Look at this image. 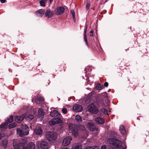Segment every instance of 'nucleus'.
Returning a JSON list of instances; mask_svg holds the SVG:
<instances>
[{
	"label": "nucleus",
	"mask_w": 149,
	"mask_h": 149,
	"mask_svg": "<svg viewBox=\"0 0 149 149\" xmlns=\"http://www.w3.org/2000/svg\"><path fill=\"white\" fill-rule=\"evenodd\" d=\"M116 133L113 131L109 133V136L112 137L108 139V141L110 144V146L115 149H125L122 146V142L121 141L114 139L116 136Z\"/></svg>",
	"instance_id": "f257e3e1"
},
{
	"label": "nucleus",
	"mask_w": 149,
	"mask_h": 149,
	"mask_svg": "<svg viewBox=\"0 0 149 149\" xmlns=\"http://www.w3.org/2000/svg\"><path fill=\"white\" fill-rule=\"evenodd\" d=\"M21 128L22 130L19 128H17V133L20 136L22 137L29 134V128L26 124H24L22 125Z\"/></svg>",
	"instance_id": "f03ea898"
},
{
	"label": "nucleus",
	"mask_w": 149,
	"mask_h": 149,
	"mask_svg": "<svg viewBox=\"0 0 149 149\" xmlns=\"http://www.w3.org/2000/svg\"><path fill=\"white\" fill-rule=\"evenodd\" d=\"M69 132L72 134V135L74 136H77L78 133V126L74 123H70L68 125Z\"/></svg>",
	"instance_id": "7ed1b4c3"
},
{
	"label": "nucleus",
	"mask_w": 149,
	"mask_h": 149,
	"mask_svg": "<svg viewBox=\"0 0 149 149\" xmlns=\"http://www.w3.org/2000/svg\"><path fill=\"white\" fill-rule=\"evenodd\" d=\"M95 102L89 104L88 106V109L89 111L94 114H97L98 112V108L96 106Z\"/></svg>",
	"instance_id": "20e7f679"
},
{
	"label": "nucleus",
	"mask_w": 149,
	"mask_h": 149,
	"mask_svg": "<svg viewBox=\"0 0 149 149\" xmlns=\"http://www.w3.org/2000/svg\"><path fill=\"white\" fill-rule=\"evenodd\" d=\"M46 137L49 142H53L56 139L57 134L53 132H48L46 134Z\"/></svg>",
	"instance_id": "39448f33"
},
{
	"label": "nucleus",
	"mask_w": 149,
	"mask_h": 149,
	"mask_svg": "<svg viewBox=\"0 0 149 149\" xmlns=\"http://www.w3.org/2000/svg\"><path fill=\"white\" fill-rule=\"evenodd\" d=\"M36 145L39 149H48L49 145L48 143L45 141L41 142L38 141L36 143Z\"/></svg>",
	"instance_id": "423d86ee"
},
{
	"label": "nucleus",
	"mask_w": 149,
	"mask_h": 149,
	"mask_svg": "<svg viewBox=\"0 0 149 149\" xmlns=\"http://www.w3.org/2000/svg\"><path fill=\"white\" fill-rule=\"evenodd\" d=\"M13 146L15 149H24L25 144L23 143H19L17 144L14 142Z\"/></svg>",
	"instance_id": "0eeeda50"
},
{
	"label": "nucleus",
	"mask_w": 149,
	"mask_h": 149,
	"mask_svg": "<svg viewBox=\"0 0 149 149\" xmlns=\"http://www.w3.org/2000/svg\"><path fill=\"white\" fill-rule=\"evenodd\" d=\"M65 9L62 6H59L57 7L55 10V14L57 15H60L63 13Z\"/></svg>",
	"instance_id": "6e6552de"
},
{
	"label": "nucleus",
	"mask_w": 149,
	"mask_h": 149,
	"mask_svg": "<svg viewBox=\"0 0 149 149\" xmlns=\"http://www.w3.org/2000/svg\"><path fill=\"white\" fill-rule=\"evenodd\" d=\"M61 122L62 120L60 118H54L49 121V124L50 125H54L58 124Z\"/></svg>",
	"instance_id": "1a4fd4ad"
},
{
	"label": "nucleus",
	"mask_w": 149,
	"mask_h": 149,
	"mask_svg": "<svg viewBox=\"0 0 149 149\" xmlns=\"http://www.w3.org/2000/svg\"><path fill=\"white\" fill-rule=\"evenodd\" d=\"M72 140V137L70 136L67 137L65 138L62 142V145L64 146H67L70 143Z\"/></svg>",
	"instance_id": "9d476101"
},
{
	"label": "nucleus",
	"mask_w": 149,
	"mask_h": 149,
	"mask_svg": "<svg viewBox=\"0 0 149 149\" xmlns=\"http://www.w3.org/2000/svg\"><path fill=\"white\" fill-rule=\"evenodd\" d=\"M87 127L89 129L92 131H97L98 128L95 127L94 124L91 123H88L87 125Z\"/></svg>",
	"instance_id": "9b49d317"
},
{
	"label": "nucleus",
	"mask_w": 149,
	"mask_h": 149,
	"mask_svg": "<svg viewBox=\"0 0 149 149\" xmlns=\"http://www.w3.org/2000/svg\"><path fill=\"white\" fill-rule=\"evenodd\" d=\"M87 127L89 129L92 131H97L98 128L95 127L94 124L91 123H88L87 125Z\"/></svg>",
	"instance_id": "f8f14e48"
},
{
	"label": "nucleus",
	"mask_w": 149,
	"mask_h": 149,
	"mask_svg": "<svg viewBox=\"0 0 149 149\" xmlns=\"http://www.w3.org/2000/svg\"><path fill=\"white\" fill-rule=\"evenodd\" d=\"M87 127L89 129L92 131H97L98 128L95 127L94 124L91 123H88L87 125Z\"/></svg>",
	"instance_id": "ddd939ff"
},
{
	"label": "nucleus",
	"mask_w": 149,
	"mask_h": 149,
	"mask_svg": "<svg viewBox=\"0 0 149 149\" xmlns=\"http://www.w3.org/2000/svg\"><path fill=\"white\" fill-rule=\"evenodd\" d=\"M54 14L53 11L50 10V9H48L45 11L44 16L48 18H50L54 15Z\"/></svg>",
	"instance_id": "4468645a"
},
{
	"label": "nucleus",
	"mask_w": 149,
	"mask_h": 149,
	"mask_svg": "<svg viewBox=\"0 0 149 149\" xmlns=\"http://www.w3.org/2000/svg\"><path fill=\"white\" fill-rule=\"evenodd\" d=\"M7 138V137L5 136V137L2 138L1 139V145L3 147L5 148H7V146L8 143Z\"/></svg>",
	"instance_id": "2eb2a0df"
},
{
	"label": "nucleus",
	"mask_w": 149,
	"mask_h": 149,
	"mask_svg": "<svg viewBox=\"0 0 149 149\" xmlns=\"http://www.w3.org/2000/svg\"><path fill=\"white\" fill-rule=\"evenodd\" d=\"M73 109L75 112H79L82 111V107L80 105L76 104L73 107Z\"/></svg>",
	"instance_id": "dca6fc26"
},
{
	"label": "nucleus",
	"mask_w": 149,
	"mask_h": 149,
	"mask_svg": "<svg viewBox=\"0 0 149 149\" xmlns=\"http://www.w3.org/2000/svg\"><path fill=\"white\" fill-rule=\"evenodd\" d=\"M34 132L37 135H40L42 132V130L40 126L37 127L34 130Z\"/></svg>",
	"instance_id": "f3484780"
},
{
	"label": "nucleus",
	"mask_w": 149,
	"mask_h": 149,
	"mask_svg": "<svg viewBox=\"0 0 149 149\" xmlns=\"http://www.w3.org/2000/svg\"><path fill=\"white\" fill-rule=\"evenodd\" d=\"M45 11L44 9H41L38 10L36 12V15L38 17H42L44 14Z\"/></svg>",
	"instance_id": "a211bd4d"
},
{
	"label": "nucleus",
	"mask_w": 149,
	"mask_h": 149,
	"mask_svg": "<svg viewBox=\"0 0 149 149\" xmlns=\"http://www.w3.org/2000/svg\"><path fill=\"white\" fill-rule=\"evenodd\" d=\"M35 146L34 143L32 142L30 143L26 147L25 146L24 149H35Z\"/></svg>",
	"instance_id": "6ab92c4d"
},
{
	"label": "nucleus",
	"mask_w": 149,
	"mask_h": 149,
	"mask_svg": "<svg viewBox=\"0 0 149 149\" xmlns=\"http://www.w3.org/2000/svg\"><path fill=\"white\" fill-rule=\"evenodd\" d=\"M24 116L23 115L20 116L16 117L15 118V121L18 123H20L23 120Z\"/></svg>",
	"instance_id": "aec40b11"
},
{
	"label": "nucleus",
	"mask_w": 149,
	"mask_h": 149,
	"mask_svg": "<svg viewBox=\"0 0 149 149\" xmlns=\"http://www.w3.org/2000/svg\"><path fill=\"white\" fill-rule=\"evenodd\" d=\"M87 25H86L85 26V28L84 30V40L86 43V45L88 46V47H89V45L88 43L87 40V39L86 38V31L87 30Z\"/></svg>",
	"instance_id": "412c9836"
},
{
	"label": "nucleus",
	"mask_w": 149,
	"mask_h": 149,
	"mask_svg": "<svg viewBox=\"0 0 149 149\" xmlns=\"http://www.w3.org/2000/svg\"><path fill=\"white\" fill-rule=\"evenodd\" d=\"M95 121L98 124H102L104 122V119L100 117H97L96 118Z\"/></svg>",
	"instance_id": "4be33fe9"
},
{
	"label": "nucleus",
	"mask_w": 149,
	"mask_h": 149,
	"mask_svg": "<svg viewBox=\"0 0 149 149\" xmlns=\"http://www.w3.org/2000/svg\"><path fill=\"white\" fill-rule=\"evenodd\" d=\"M44 112L43 110L42 109H40L38 111V118H43L44 116Z\"/></svg>",
	"instance_id": "5701e85b"
},
{
	"label": "nucleus",
	"mask_w": 149,
	"mask_h": 149,
	"mask_svg": "<svg viewBox=\"0 0 149 149\" xmlns=\"http://www.w3.org/2000/svg\"><path fill=\"white\" fill-rule=\"evenodd\" d=\"M59 114L58 111L56 110H54L53 111L50 112V115L52 117H56L58 116Z\"/></svg>",
	"instance_id": "b1692460"
},
{
	"label": "nucleus",
	"mask_w": 149,
	"mask_h": 149,
	"mask_svg": "<svg viewBox=\"0 0 149 149\" xmlns=\"http://www.w3.org/2000/svg\"><path fill=\"white\" fill-rule=\"evenodd\" d=\"M75 119L78 123H80L82 121V118L79 115H76L75 116Z\"/></svg>",
	"instance_id": "393cba45"
},
{
	"label": "nucleus",
	"mask_w": 149,
	"mask_h": 149,
	"mask_svg": "<svg viewBox=\"0 0 149 149\" xmlns=\"http://www.w3.org/2000/svg\"><path fill=\"white\" fill-rule=\"evenodd\" d=\"M119 130L120 132L122 134H126V132L125 130L124 127L123 126L121 125L120 126Z\"/></svg>",
	"instance_id": "a878e982"
},
{
	"label": "nucleus",
	"mask_w": 149,
	"mask_h": 149,
	"mask_svg": "<svg viewBox=\"0 0 149 149\" xmlns=\"http://www.w3.org/2000/svg\"><path fill=\"white\" fill-rule=\"evenodd\" d=\"M44 100V98L42 97H36L35 99V101L37 103H38L39 102H42Z\"/></svg>",
	"instance_id": "bb28decb"
},
{
	"label": "nucleus",
	"mask_w": 149,
	"mask_h": 149,
	"mask_svg": "<svg viewBox=\"0 0 149 149\" xmlns=\"http://www.w3.org/2000/svg\"><path fill=\"white\" fill-rule=\"evenodd\" d=\"M72 149H82V148L81 145L76 144L73 145Z\"/></svg>",
	"instance_id": "cd10ccee"
},
{
	"label": "nucleus",
	"mask_w": 149,
	"mask_h": 149,
	"mask_svg": "<svg viewBox=\"0 0 149 149\" xmlns=\"http://www.w3.org/2000/svg\"><path fill=\"white\" fill-rule=\"evenodd\" d=\"M13 120V117L12 116H11L10 117L8 118L6 120V122L8 124L12 122Z\"/></svg>",
	"instance_id": "c85d7f7f"
},
{
	"label": "nucleus",
	"mask_w": 149,
	"mask_h": 149,
	"mask_svg": "<svg viewBox=\"0 0 149 149\" xmlns=\"http://www.w3.org/2000/svg\"><path fill=\"white\" fill-rule=\"evenodd\" d=\"M94 31L93 30H91L90 31V35L89 37V39L90 40H92L94 39V34L93 33Z\"/></svg>",
	"instance_id": "c756f323"
},
{
	"label": "nucleus",
	"mask_w": 149,
	"mask_h": 149,
	"mask_svg": "<svg viewBox=\"0 0 149 149\" xmlns=\"http://www.w3.org/2000/svg\"><path fill=\"white\" fill-rule=\"evenodd\" d=\"M47 0H40V5L43 7H45L46 6L45 2Z\"/></svg>",
	"instance_id": "7c9ffc66"
},
{
	"label": "nucleus",
	"mask_w": 149,
	"mask_h": 149,
	"mask_svg": "<svg viewBox=\"0 0 149 149\" xmlns=\"http://www.w3.org/2000/svg\"><path fill=\"white\" fill-rule=\"evenodd\" d=\"M17 125V123H12L10 124L9 125V128L10 129H12L15 127Z\"/></svg>",
	"instance_id": "2f4dec72"
},
{
	"label": "nucleus",
	"mask_w": 149,
	"mask_h": 149,
	"mask_svg": "<svg viewBox=\"0 0 149 149\" xmlns=\"http://www.w3.org/2000/svg\"><path fill=\"white\" fill-rule=\"evenodd\" d=\"M8 124L6 122L5 123L2 124L0 126V127L1 128H6L8 125Z\"/></svg>",
	"instance_id": "473e14b6"
},
{
	"label": "nucleus",
	"mask_w": 149,
	"mask_h": 149,
	"mask_svg": "<svg viewBox=\"0 0 149 149\" xmlns=\"http://www.w3.org/2000/svg\"><path fill=\"white\" fill-rule=\"evenodd\" d=\"M102 112L104 114H107L108 115V111L104 108H102L101 109Z\"/></svg>",
	"instance_id": "72a5a7b5"
},
{
	"label": "nucleus",
	"mask_w": 149,
	"mask_h": 149,
	"mask_svg": "<svg viewBox=\"0 0 149 149\" xmlns=\"http://www.w3.org/2000/svg\"><path fill=\"white\" fill-rule=\"evenodd\" d=\"M103 86H101L100 84H98L96 86V88L97 90H102L103 88Z\"/></svg>",
	"instance_id": "f704fd0d"
},
{
	"label": "nucleus",
	"mask_w": 149,
	"mask_h": 149,
	"mask_svg": "<svg viewBox=\"0 0 149 149\" xmlns=\"http://www.w3.org/2000/svg\"><path fill=\"white\" fill-rule=\"evenodd\" d=\"M84 149H97V147L88 146L86 147Z\"/></svg>",
	"instance_id": "c9c22d12"
},
{
	"label": "nucleus",
	"mask_w": 149,
	"mask_h": 149,
	"mask_svg": "<svg viewBox=\"0 0 149 149\" xmlns=\"http://www.w3.org/2000/svg\"><path fill=\"white\" fill-rule=\"evenodd\" d=\"M70 13L72 14L73 19L74 20H75V14L74 11L73 10H71Z\"/></svg>",
	"instance_id": "e433bc0d"
},
{
	"label": "nucleus",
	"mask_w": 149,
	"mask_h": 149,
	"mask_svg": "<svg viewBox=\"0 0 149 149\" xmlns=\"http://www.w3.org/2000/svg\"><path fill=\"white\" fill-rule=\"evenodd\" d=\"M91 4L90 3H88L86 5V10H88L90 7Z\"/></svg>",
	"instance_id": "4c0bfd02"
},
{
	"label": "nucleus",
	"mask_w": 149,
	"mask_h": 149,
	"mask_svg": "<svg viewBox=\"0 0 149 149\" xmlns=\"http://www.w3.org/2000/svg\"><path fill=\"white\" fill-rule=\"evenodd\" d=\"M62 111L63 113L65 114H66L67 112V109L65 108H63L62 110Z\"/></svg>",
	"instance_id": "58836bf2"
},
{
	"label": "nucleus",
	"mask_w": 149,
	"mask_h": 149,
	"mask_svg": "<svg viewBox=\"0 0 149 149\" xmlns=\"http://www.w3.org/2000/svg\"><path fill=\"white\" fill-rule=\"evenodd\" d=\"M29 118L31 120L33 118L34 116L33 115H30L29 116Z\"/></svg>",
	"instance_id": "ea45409f"
},
{
	"label": "nucleus",
	"mask_w": 149,
	"mask_h": 149,
	"mask_svg": "<svg viewBox=\"0 0 149 149\" xmlns=\"http://www.w3.org/2000/svg\"><path fill=\"white\" fill-rule=\"evenodd\" d=\"M107 147L105 145H102L101 147V149H106Z\"/></svg>",
	"instance_id": "a19ab883"
},
{
	"label": "nucleus",
	"mask_w": 149,
	"mask_h": 149,
	"mask_svg": "<svg viewBox=\"0 0 149 149\" xmlns=\"http://www.w3.org/2000/svg\"><path fill=\"white\" fill-rule=\"evenodd\" d=\"M108 83L107 82H105L104 84V86L106 87H107L108 86Z\"/></svg>",
	"instance_id": "79ce46f5"
},
{
	"label": "nucleus",
	"mask_w": 149,
	"mask_h": 149,
	"mask_svg": "<svg viewBox=\"0 0 149 149\" xmlns=\"http://www.w3.org/2000/svg\"><path fill=\"white\" fill-rule=\"evenodd\" d=\"M81 127L82 130H84L85 129V126L83 125H80Z\"/></svg>",
	"instance_id": "37998d69"
},
{
	"label": "nucleus",
	"mask_w": 149,
	"mask_h": 149,
	"mask_svg": "<svg viewBox=\"0 0 149 149\" xmlns=\"http://www.w3.org/2000/svg\"><path fill=\"white\" fill-rule=\"evenodd\" d=\"M6 1V0H0L1 2L2 3H4Z\"/></svg>",
	"instance_id": "c03bdc74"
},
{
	"label": "nucleus",
	"mask_w": 149,
	"mask_h": 149,
	"mask_svg": "<svg viewBox=\"0 0 149 149\" xmlns=\"http://www.w3.org/2000/svg\"><path fill=\"white\" fill-rule=\"evenodd\" d=\"M53 1V0H49V5H51L52 4V2Z\"/></svg>",
	"instance_id": "a18cd8bd"
},
{
	"label": "nucleus",
	"mask_w": 149,
	"mask_h": 149,
	"mask_svg": "<svg viewBox=\"0 0 149 149\" xmlns=\"http://www.w3.org/2000/svg\"><path fill=\"white\" fill-rule=\"evenodd\" d=\"M3 136V135L2 134H0V139Z\"/></svg>",
	"instance_id": "49530a36"
},
{
	"label": "nucleus",
	"mask_w": 149,
	"mask_h": 149,
	"mask_svg": "<svg viewBox=\"0 0 149 149\" xmlns=\"http://www.w3.org/2000/svg\"><path fill=\"white\" fill-rule=\"evenodd\" d=\"M62 149H69L67 148H63Z\"/></svg>",
	"instance_id": "de8ad7c7"
},
{
	"label": "nucleus",
	"mask_w": 149,
	"mask_h": 149,
	"mask_svg": "<svg viewBox=\"0 0 149 149\" xmlns=\"http://www.w3.org/2000/svg\"><path fill=\"white\" fill-rule=\"evenodd\" d=\"M85 71H86V73H87V69H85Z\"/></svg>",
	"instance_id": "09e8293b"
}]
</instances>
